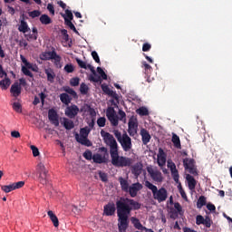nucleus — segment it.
Listing matches in <instances>:
<instances>
[{
  "label": "nucleus",
  "mask_w": 232,
  "mask_h": 232,
  "mask_svg": "<svg viewBox=\"0 0 232 232\" xmlns=\"http://www.w3.org/2000/svg\"><path fill=\"white\" fill-rule=\"evenodd\" d=\"M13 110L16 113H23V106L21 105V103L17 102L13 103Z\"/></svg>",
  "instance_id": "nucleus-42"
},
{
  "label": "nucleus",
  "mask_w": 232,
  "mask_h": 232,
  "mask_svg": "<svg viewBox=\"0 0 232 232\" xmlns=\"http://www.w3.org/2000/svg\"><path fill=\"white\" fill-rule=\"evenodd\" d=\"M142 68H144L145 72H151V65L146 62H142Z\"/></svg>",
  "instance_id": "nucleus-62"
},
{
  "label": "nucleus",
  "mask_w": 232,
  "mask_h": 232,
  "mask_svg": "<svg viewBox=\"0 0 232 232\" xmlns=\"http://www.w3.org/2000/svg\"><path fill=\"white\" fill-rule=\"evenodd\" d=\"M118 180L120 182L121 190L124 191L125 193H128V190L130 189V183H128V179H125L124 178L120 177Z\"/></svg>",
  "instance_id": "nucleus-23"
},
{
  "label": "nucleus",
  "mask_w": 232,
  "mask_h": 232,
  "mask_svg": "<svg viewBox=\"0 0 232 232\" xmlns=\"http://www.w3.org/2000/svg\"><path fill=\"white\" fill-rule=\"evenodd\" d=\"M64 113L69 119H75L79 115V107L75 104L67 105Z\"/></svg>",
  "instance_id": "nucleus-12"
},
{
  "label": "nucleus",
  "mask_w": 232,
  "mask_h": 232,
  "mask_svg": "<svg viewBox=\"0 0 232 232\" xmlns=\"http://www.w3.org/2000/svg\"><path fill=\"white\" fill-rule=\"evenodd\" d=\"M118 113L120 117L117 115L113 107L107 108L106 117L108 121H110L111 126H119V121L126 123V112L122 110H119Z\"/></svg>",
  "instance_id": "nucleus-4"
},
{
  "label": "nucleus",
  "mask_w": 232,
  "mask_h": 232,
  "mask_svg": "<svg viewBox=\"0 0 232 232\" xmlns=\"http://www.w3.org/2000/svg\"><path fill=\"white\" fill-rule=\"evenodd\" d=\"M142 188H143L142 184L139 182L133 183L131 186L129 187V190L127 193L130 195L131 198H135V197H137V195L139 194V191H140Z\"/></svg>",
  "instance_id": "nucleus-13"
},
{
  "label": "nucleus",
  "mask_w": 232,
  "mask_h": 232,
  "mask_svg": "<svg viewBox=\"0 0 232 232\" xmlns=\"http://www.w3.org/2000/svg\"><path fill=\"white\" fill-rule=\"evenodd\" d=\"M63 92H65V93H69V95H72L73 99H77V92L73 89L65 86L63 87Z\"/></svg>",
  "instance_id": "nucleus-38"
},
{
  "label": "nucleus",
  "mask_w": 232,
  "mask_h": 232,
  "mask_svg": "<svg viewBox=\"0 0 232 232\" xmlns=\"http://www.w3.org/2000/svg\"><path fill=\"white\" fill-rule=\"evenodd\" d=\"M90 131H92V129L89 127H84L80 130V135L79 133H75L74 137L80 144L82 146L90 147L92 146V141L88 140V135H90Z\"/></svg>",
  "instance_id": "nucleus-6"
},
{
  "label": "nucleus",
  "mask_w": 232,
  "mask_h": 232,
  "mask_svg": "<svg viewBox=\"0 0 232 232\" xmlns=\"http://www.w3.org/2000/svg\"><path fill=\"white\" fill-rule=\"evenodd\" d=\"M60 101L63 104H65V106H69L70 102H72V97L68 95V93L63 92L60 94Z\"/></svg>",
  "instance_id": "nucleus-25"
},
{
  "label": "nucleus",
  "mask_w": 232,
  "mask_h": 232,
  "mask_svg": "<svg viewBox=\"0 0 232 232\" xmlns=\"http://www.w3.org/2000/svg\"><path fill=\"white\" fill-rule=\"evenodd\" d=\"M207 208L208 209V211H217V207H215L213 204L208 203L207 205Z\"/></svg>",
  "instance_id": "nucleus-64"
},
{
  "label": "nucleus",
  "mask_w": 232,
  "mask_h": 232,
  "mask_svg": "<svg viewBox=\"0 0 232 232\" xmlns=\"http://www.w3.org/2000/svg\"><path fill=\"white\" fill-rule=\"evenodd\" d=\"M136 112L141 117H147V115H150V111L146 107H140L137 109Z\"/></svg>",
  "instance_id": "nucleus-34"
},
{
  "label": "nucleus",
  "mask_w": 232,
  "mask_h": 232,
  "mask_svg": "<svg viewBox=\"0 0 232 232\" xmlns=\"http://www.w3.org/2000/svg\"><path fill=\"white\" fill-rule=\"evenodd\" d=\"M97 125L99 126V128H104V126H106V118L105 117L98 118Z\"/></svg>",
  "instance_id": "nucleus-45"
},
{
  "label": "nucleus",
  "mask_w": 232,
  "mask_h": 232,
  "mask_svg": "<svg viewBox=\"0 0 232 232\" xmlns=\"http://www.w3.org/2000/svg\"><path fill=\"white\" fill-rule=\"evenodd\" d=\"M186 180L188 182V189H190V191H195V188H197V179L190 174H187Z\"/></svg>",
  "instance_id": "nucleus-18"
},
{
  "label": "nucleus",
  "mask_w": 232,
  "mask_h": 232,
  "mask_svg": "<svg viewBox=\"0 0 232 232\" xmlns=\"http://www.w3.org/2000/svg\"><path fill=\"white\" fill-rule=\"evenodd\" d=\"M145 186L148 188V189H150L154 200H157L159 204L168 200V189H166V188L161 187L159 188L157 186L153 185V183L148 180L145 181Z\"/></svg>",
  "instance_id": "nucleus-3"
},
{
  "label": "nucleus",
  "mask_w": 232,
  "mask_h": 232,
  "mask_svg": "<svg viewBox=\"0 0 232 232\" xmlns=\"http://www.w3.org/2000/svg\"><path fill=\"white\" fill-rule=\"evenodd\" d=\"M47 10L50 12L51 15H55V8L53 7V4H48Z\"/></svg>",
  "instance_id": "nucleus-58"
},
{
  "label": "nucleus",
  "mask_w": 232,
  "mask_h": 232,
  "mask_svg": "<svg viewBox=\"0 0 232 232\" xmlns=\"http://www.w3.org/2000/svg\"><path fill=\"white\" fill-rule=\"evenodd\" d=\"M57 53L55 50L50 51V52H45L42 54V59L44 61H53V57L55 56Z\"/></svg>",
  "instance_id": "nucleus-26"
},
{
  "label": "nucleus",
  "mask_w": 232,
  "mask_h": 232,
  "mask_svg": "<svg viewBox=\"0 0 232 232\" xmlns=\"http://www.w3.org/2000/svg\"><path fill=\"white\" fill-rule=\"evenodd\" d=\"M62 125L63 126V128H65V130H73L75 128V124L73 123V121L63 117L62 118Z\"/></svg>",
  "instance_id": "nucleus-20"
},
{
  "label": "nucleus",
  "mask_w": 232,
  "mask_h": 232,
  "mask_svg": "<svg viewBox=\"0 0 232 232\" xmlns=\"http://www.w3.org/2000/svg\"><path fill=\"white\" fill-rule=\"evenodd\" d=\"M188 173L190 175H194V177H197L198 175V171L197 170V166L194 165V167H190L189 169H187Z\"/></svg>",
  "instance_id": "nucleus-50"
},
{
  "label": "nucleus",
  "mask_w": 232,
  "mask_h": 232,
  "mask_svg": "<svg viewBox=\"0 0 232 232\" xmlns=\"http://www.w3.org/2000/svg\"><path fill=\"white\" fill-rule=\"evenodd\" d=\"M47 215L50 218V220L53 222L54 227H59V218L57 216H55V214H53V211L49 210Z\"/></svg>",
  "instance_id": "nucleus-27"
},
{
  "label": "nucleus",
  "mask_w": 232,
  "mask_h": 232,
  "mask_svg": "<svg viewBox=\"0 0 232 232\" xmlns=\"http://www.w3.org/2000/svg\"><path fill=\"white\" fill-rule=\"evenodd\" d=\"M22 87L19 84V82H14V84L11 85L10 92L12 93L13 97H19L21 95Z\"/></svg>",
  "instance_id": "nucleus-17"
},
{
  "label": "nucleus",
  "mask_w": 232,
  "mask_h": 232,
  "mask_svg": "<svg viewBox=\"0 0 232 232\" xmlns=\"http://www.w3.org/2000/svg\"><path fill=\"white\" fill-rule=\"evenodd\" d=\"M206 206V197L200 196L197 202V208L198 209H201V208H204Z\"/></svg>",
  "instance_id": "nucleus-37"
},
{
  "label": "nucleus",
  "mask_w": 232,
  "mask_h": 232,
  "mask_svg": "<svg viewBox=\"0 0 232 232\" xmlns=\"http://www.w3.org/2000/svg\"><path fill=\"white\" fill-rule=\"evenodd\" d=\"M48 119L52 121V124L54 126H59V116L57 115V111L53 109H50L48 111Z\"/></svg>",
  "instance_id": "nucleus-16"
},
{
  "label": "nucleus",
  "mask_w": 232,
  "mask_h": 232,
  "mask_svg": "<svg viewBox=\"0 0 232 232\" xmlns=\"http://www.w3.org/2000/svg\"><path fill=\"white\" fill-rule=\"evenodd\" d=\"M174 208L178 211V213H182V206L180 205V203L176 202L174 204Z\"/></svg>",
  "instance_id": "nucleus-63"
},
{
  "label": "nucleus",
  "mask_w": 232,
  "mask_h": 232,
  "mask_svg": "<svg viewBox=\"0 0 232 232\" xmlns=\"http://www.w3.org/2000/svg\"><path fill=\"white\" fill-rule=\"evenodd\" d=\"M20 59L22 63L24 64L25 68H27L28 70H32L33 72H37V70L34 67V65H32V63H29L24 56L20 55Z\"/></svg>",
  "instance_id": "nucleus-30"
},
{
  "label": "nucleus",
  "mask_w": 232,
  "mask_h": 232,
  "mask_svg": "<svg viewBox=\"0 0 232 232\" xmlns=\"http://www.w3.org/2000/svg\"><path fill=\"white\" fill-rule=\"evenodd\" d=\"M131 173L135 179H139V176L142 173V165L136 163L131 167Z\"/></svg>",
  "instance_id": "nucleus-22"
},
{
  "label": "nucleus",
  "mask_w": 232,
  "mask_h": 232,
  "mask_svg": "<svg viewBox=\"0 0 232 232\" xmlns=\"http://www.w3.org/2000/svg\"><path fill=\"white\" fill-rule=\"evenodd\" d=\"M98 174L102 182H106L108 180V174H106V172L100 171Z\"/></svg>",
  "instance_id": "nucleus-54"
},
{
  "label": "nucleus",
  "mask_w": 232,
  "mask_h": 232,
  "mask_svg": "<svg viewBox=\"0 0 232 232\" xmlns=\"http://www.w3.org/2000/svg\"><path fill=\"white\" fill-rule=\"evenodd\" d=\"M147 172L149 173L150 179L154 180V182H162L164 178L162 177V172L157 169V168H153V166H148L146 168Z\"/></svg>",
  "instance_id": "nucleus-9"
},
{
  "label": "nucleus",
  "mask_w": 232,
  "mask_h": 232,
  "mask_svg": "<svg viewBox=\"0 0 232 232\" xmlns=\"http://www.w3.org/2000/svg\"><path fill=\"white\" fill-rule=\"evenodd\" d=\"M24 186V181L14 182L10 185H3L1 186L2 191L5 193H10L11 191H14V189H21Z\"/></svg>",
  "instance_id": "nucleus-11"
},
{
  "label": "nucleus",
  "mask_w": 232,
  "mask_h": 232,
  "mask_svg": "<svg viewBox=\"0 0 232 232\" xmlns=\"http://www.w3.org/2000/svg\"><path fill=\"white\" fill-rule=\"evenodd\" d=\"M40 22L42 24H52V18L48 14H42L40 16Z\"/></svg>",
  "instance_id": "nucleus-35"
},
{
  "label": "nucleus",
  "mask_w": 232,
  "mask_h": 232,
  "mask_svg": "<svg viewBox=\"0 0 232 232\" xmlns=\"http://www.w3.org/2000/svg\"><path fill=\"white\" fill-rule=\"evenodd\" d=\"M26 17L24 14H22L20 16V25L18 26V31L22 34H26L27 32H30V27L28 26V23L25 21Z\"/></svg>",
  "instance_id": "nucleus-15"
},
{
  "label": "nucleus",
  "mask_w": 232,
  "mask_h": 232,
  "mask_svg": "<svg viewBox=\"0 0 232 232\" xmlns=\"http://www.w3.org/2000/svg\"><path fill=\"white\" fill-rule=\"evenodd\" d=\"M36 175L40 184H43V186L48 184V169H46L44 164L39 163L37 165Z\"/></svg>",
  "instance_id": "nucleus-7"
},
{
  "label": "nucleus",
  "mask_w": 232,
  "mask_h": 232,
  "mask_svg": "<svg viewBox=\"0 0 232 232\" xmlns=\"http://www.w3.org/2000/svg\"><path fill=\"white\" fill-rule=\"evenodd\" d=\"M101 88H102L103 93H105V95H109V97H111L115 101H119V94H117L116 92L110 89V87L108 85L102 84Z\"/></svg>",
  "instance_id": "nucleus-14"
},
{
  "label": "nucleus",
  "mask_w": 232,
  "mask_h": 232,
  "mask_svg": "<svg viewBox=\"0 0 232 232\" xmlns=\"http://www.w3.org/2000/svg\"><path fill=\"white\" fill-rule=\"evenodd\" d=\"M205 220H206V218H204L202 217V215H198L196 217V224H197V226L204 225V221Z\"/></svg>",
  "instance_id": "nucleus-49"
},
{
  "label": "nucleus",
  "mask_w": 232,
  "mask_h": 232,
  "mask_svg": "<svg viewBox=\"0 0 232 232\" xmlns=\"http://www.w3.org/2000/svg\"><path fill=\"white\" fill-rule=\"evenodd\" d=\"M61 55L56 53L53 59L52 60V63H53L55 68H63V63H61Z\"/></svg>",
  "instance_id": "nucleus-32"
},
{
  "label": "nucleus",
  "mask_w": 232,
  "mask_h": 232,
  "mask_svg": "<svg viewBox=\"0 0 232 232\" xmlns=\"http://www.w3.org/2000/svg\"><path fill=\"white\" fill-rule=\"evenodd\" d=\"M97 72L99 73V75H101L100 77H102V79H103V81L108 80V74H106V72H104V70H102V68L97 67Z\"/></svg>",
  "instance_id": "nucleus-44"
},
{
  "label": "nucleus",
  "mask_w": 232,
  "mask_h": 232,
  "mask_svg": "<svg viewBox=\"0 0 232 232\" xmlns=\"http://www.w3.org/2000/svg\"><path fill=\"white\" fill-rule=\"evenodd\" d=\"M92 57L98 64H101V58H99V54L96 51L92 52Z\"/></svg>",
  "instance_id": "nucleus-51"
},
{
  "label": "nucleus",
  "mask_w": 232,
  "mask_h": 232,
  "mask_svg": "<svg viewBox=\"0 0 232 232\" xmlns=\"http://www.w3.org/2000/svg\"><path fill=\"white\" fill-rule=\"evenodd\" d=\"M75 70V68L72 65V63L70 64H66L64 66V71L67 72V73H73V71Z\"/></svg>",
  "instance_id": "nucleus-52"
},
{
  "label": "nucleus",
  "mask_w": 232,
  "mask_h": 232,
  "mask_svg": "<svg viewBox=\"0 0 232 232\" xmlns=\"http://www.w3.org/2000/svg\"><path fill=\"white\" fill-rule=\"evenodd\" d=\"M141 205L135 199L121 197L115 203L109 202L103 207V213L105 217H113L117 211L118 217V230L119 232H126L130 226V215L131 211L140 209Z\"/></svg>",
  "instance_id": "nucleus-1"
},
{
  "label": "nucleus",
  "mask_w": 232,
  "mask_h": 232,
  "mask_svg": "<svg viewBox=\"0 0 232 232\" xmlns=\"http://www.w3.org/2000/svg\"><path fill=\"white\" fill-rule=\"evenodd\" d=\"M39 15H41V11L39 10L29 12V17H32V19H35V17H39Z\"/></svg>",
  "instance_id": "nucleus-48"
},
{
  "label": "nucleus",
  "mask_w": 232,
  "mask_h": 232,
  "mask_svg": "<svg viewBox=\"0 0 232 232\" xmlns=\"http://www.w3.org/2000/svg\"><path fill=\"white\" fill-rule=\"evenodd\" d=\"M81 82V79L79 77H74L70 80L71 86H77Z\"/></svg>",
  "instance_id": "nucleus-53"
},
{
  "label": "nucleus",
  "mask_w": 232,
  "mask_h": 232,
  "mask_svg": "<svg viewBox=\"0 0 232 232\" xmlns=\"http://www.w3.org/2000/svg\"><path fill=\"white\" fill-rule=\"evenodd\" d=\"M83 157L86 159V160H92V159H93V154L91 152V150H87L83 153Z\"/></svg>",
  "instance_id": "nucleus-55"
},
{
  "label": "nucleus",
  "mask_w": 232,
  "mask_h": 232,
  "mask_svg": "<svg viewBox=\"0 0 232 232\" xmlns=\"http://www.w3.org/2000/svg\"><path fill=\"white\" fill-rule=\"evenodd\" d=\"M88 92H90V87L86 85V83L82 82L80 85V92L82 95H88Z\"/></svg>",
  "instance_id": "nucleus-39"
},
{
  "label": "nucleus",
  "mask_w": 232,
  "mask_h": 232,
  "mask_svg": "<svg viewBox=\"0 0 232 232\" xmlns=\"http://www.w3.org/2000/svg\"><path fill=\"white\" fill-rule=\"evenodd\" d=\"M31 150L34 157H39V149H37V147H35L34 145H32Z\"/></svg>",
  "instance_id": "nucleus-60"
},
{
  "label": "nucleus",
  "mask_w": 232,
  "mask_h": 232,
  "mask_svg": "<svg viewBox=\"0 0 232 232\" xmlns=\"http://www.w3.org/2000/svg\"><path fill=\"white\" fill-rule=\"evenodd\" d=\"M89 81L92 82H101L102 80L101 79V76L97 74V72H94L89 76Z\"/></svg>",
  "instance_id": "nucleus-40"
},
{
  "label": "nucleus",
  "mask_w": 232,
  "mask_h": 232,
  "mask_svg": "<svg viewBox=\"0 0 232 232\" xmlns=\"http://www.w3.org/2000/svg\"><path fill=\"white\" fill-rule=\"evenodd\" d=\"M151 50V44L145 43L142 45V52H150Z\"/></svg>",
  "instance_id": "nucleus-59"
},
{
  "label": "nucleus",
  "mask_w": 232,
  "mask_h": 232,
  "mask_svg": "<svg viewBox=\"0 0 232 232\" xmlns=\"http://www.w3.org/2000/svg\"><path fill=\"white\" fill-rule=\"evenodd\" d=\"M101 136L102 137L106 146H109L110 148L112 166H115V168H130V166L133 164V160L131 158L119 155V144L113 135L110 134V132L104 131V130H102Z\"/></svg>",
  "instance_id": "nucleus-2"
},
{
  "label": "nucleus",
  "mask_w": 232,
  "mask_h": 232,
  "mask_svg": "<svg viewBox=\"0 0 232 232\" xmlns=\"http://www.w3.org/2000/svg\"><path fill=\"white\" fill-rule=\"evenodd\" d=\"M25 37H26V39H27V41H37V34H25Z\"/></svg>",
  "instance_id": "nucleus-61"
},
{
  "label": "nucleus",
  "mask_w": 232,
  "mask_h": 232,
  "mask_svg": "<svg viewBox=\"0 0 232 232\" xmlns=\"http://www.w3.org/2000/svg\"><path fill=\"white\" fill-rule=\"evenodd\" d=\"M114 137H116L118 142L121 144L123 151H130L133 148L131 143V138L128 136V133H121L118 130H113Z\"/></svg>",
  "instance_id": "nucleus-5"
},
{
  "label": "nucleus",
  "mask_w": 232,
  "mask_h": 232,
  "mask_svg": "<svg viewBox=\"0 0 232 232\" xmlns=\"http://www.w3.org/2000/svg\"><path fill=\"white\" fill-rule=\"evenodd\" d=\"M62 17L64 19V22H66V19H68V21H73V14L69 9L65 10V14H62Z\"/></svg>",
  "instance_id": "nucleus-36"
},
{
  "label": "nucleus",
  "mask_w": 232,
  "mask_h": 232,
  "mask_svg": "<svg viewBox=\"0 0 232 232\" xmlns=\"http://www.w3.org/2000/svg\"><path fill=\"white\" fill-rule=\"evenodd\" d=\"M137 130H139V122L137 118L131 116L128 122V133L130 137H135L137 135Z\"/></svg>",
  "instance_id": "nucleus-10"
},
{
  "label": "nucleus",
  "mask_w": 232,
  "mask_h": 232,
  "mask_svg": "<svg viewBox=\"0 0 232 232\" xmlns=\"http://www.w3.org/2000/svg\"><path fill=\"white\" fill-rule=\"evenodd\" d=\"M171 141L175 148H177L178 150L182 149V145L180 144V137H179V135L175 134V132L172 133Z\"/></svg>",
  "instance_id": "nucleus-24"
},
{
  "label": "nucleus",
  "mask_w": 232,
  "mask_h": 232,
  "mask_svg": "<svg viewBox=\"0 0 232 232\" xmlns=\"http://www.w3.org/2000/svg\"><path fill=\"white\" fill-rule=\"evenodd\" d=\"M171 175H172V177H173V180H174L175 182H179V170H178V169L173 170V171L171 172Z\"/></svg>",
  "instance_id": "nucleus-57"
},
{
  "label": "nucleus",
  "mask_w": 232,
  "mask_h": 232,
  "mask_svg": "<svg viewBox=\"0 0 232 232\" xmlns=\"http://www.w3.org/2000/svg\"><path fill=\"white\" fill-rule=\"evenodd\" d=\"M64 23H65L66 26H68L70 28V30H72V32H74V34H79V31H77V28H75V25L73 24V23H72V20L65 19Z\"/></svg>",
  "instance_id": "nucleus-41"
},
{
  "label": "nucleus",
  "mask_w": 232,
  "mask_h": 232,
  "mask_svg": "<svg viewBox=\"0 0 232 232\" xmlns=\"http://www.w3.org/2000/svg\"><path fill=\"white\" fill-rule=\"evenodd\" d=\"M158 165L160 168H162L163 166H166V153H164V150L162 149L159 150Z\"/></svg>",
  "instance_id": "nucleus-21"
},
{
  "label": "nucleus",
  "mask_w": 232,
  "mask_h": 232,
  "mask_svg": "<svg viewBox=\"0 0 232 232\" xmlns=\"http://www.w3.org/2000/svg\"><path fill=\"white\" fill-rule=\"evenodd\" d=\"M178 189L179 192V195L184 200H188V195H186V191H184V188H182V185L179 183L178 186Z\"/></svg>",
  "instance_id": "nucleus-43"
},
{
  "label": "nucleus",
  "mask_w": 232,
  "mask_h": 232,
  "mask_svg": "<svg viewBox=\"0 0 232 232\" xmlns=\"http://www.w3.org/2000/svg\"><path fill=\"white\" fill-rule=\"evenodd\" d=\"M211 224H213L211 218H209V217H206L205 221L203 222V226L207 227H211Z\"/></svg>",
  "instance_id": "nucleus-56"
},
{
  "label": "nucleus",
  "mask_w": 232,
  "mask_h": 232,
  "mask_svg": "<svg viewBox=\"0 0 232 232\" xmlns=\"http://www.w3.org/2000/svg\"><path fill=\"white\" fill-rule=\"evenodd\" d=\"M183 166H184L185 169H189V168L195 167V160L189 159V158H185L183 160Z\"/></svg>",
  "instance_id": "nucleus-28"
},
{
  "label": "nucleus",
  "mask_w": 232,
  "mask_h": 232,
  "mask_svg": "<svg viewBox=\"0 0 232 232\" xmlns=\"http://www.w3.org/2000/svg\"><path fill=\"white\" fill-rule=\"evenodd\" d=\"M130 221L132 222V224L136 229H140V231H142L144 229L145 227L142 226V223H140V220H139V218H131Z\"/></svg>",
  "instance_id": "nucleus-31"
},
{
  "label": "nucleus",
  "mask_w": 232,
  "mask_h": 232,
  "mask_svg": "<svg viewBox=\"0 0 232 232\" xmlns=\"http://www.w3.org/2000/svg\"><path fill=\"white\" fill-rule=\"evenodd\" d=\"M140 134L141 135L142 144L146 146L150 140H151V135L150 134V131H148L146 129H141Z\"/></svg>",
  "instance_id": "nucleus-19"
},
{
  "label": "nucleus",
  "mask_w": 232,
  "mask_h": 232,
  "mask_svg": "<svg viewBox=\"0 0 232 232\" xmlns=\"http://www.w3.org/2000/svg\"><path fill=\"white\" fill-rule=\"evenodd\" d=\"M100 153H103L102 155L96 153L92 155V160L95 164H104L106 162V158L109 156L108 149L106 147H102L99 149Z\"/></svg>",
  "instance_id": "nucleus-8"
},
{
  "label": "nucleus",
  "mask_w": 232,
  "mask_h": 232,
  "mask_svg": "<svg viewBox=\"0 0 232 232\" xmlns=\"http://www.w3.org/2000/svg\"><path fill=\"white\" fill-rule=\"evenodd\" d=\"M44 73L47 76V81L49 82H53V80L55 79V72H53V69H45Z\"/></svg>",
  "instance_id": "nucleus-29"
},
{
  "label": "nucleus",
  "mask_w": 232,
  "mask_h": 232,
  "mask_svg": "<svg viewBox=\"0 0 232 232\" xmlns=\"http://www.w3.org/2000/svg\"><path fill=\"white\" fill-rule=\"evenodd\" d=\"M76 63L80 66V68H83V70H88V64H86V62H83L81 59H76Z\"/></svg>",
  "instance_id": "nucleus-47"
},
{
  "label": "nucleus",
  "mask_w": 232,
  "mask_h": 232,
  "mask_svg": "<svg viewBox=\"0 0 232 232\" xmlns=\"http://www.w3.org/2000/svg\"><path fill=\"white\" fill-rule=\"evenodd\" d=\"M22 72L24 73V75H26L27 77H31V79H34V73H32V72H30V69L22 66Z\"/></svg>",
  "instance_id": "nucleus-46"
},
{
  "label": "nucleus",
  "mask_w": 232,
  "mask_h": 232,
  "mask_svg": "<svg viewBox=\"0 0 232 232\" xmlns=\"http://www.w3.org/2000/svg\"><path fill=\"white\" fill-rule=\"evenodd\" d=\"M10 84H11L10 78L6 76L4 80L0 81V87L2 88V90H7Z\"/></svg>",
  "instance_id": "nucleus-33"
}]
</instances>
